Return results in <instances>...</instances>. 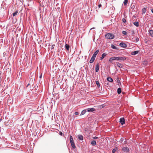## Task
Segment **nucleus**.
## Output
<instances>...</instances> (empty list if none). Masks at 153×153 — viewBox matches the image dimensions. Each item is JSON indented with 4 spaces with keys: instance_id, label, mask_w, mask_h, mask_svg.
Returning <instances> with one entry per match:
<instances>
[{
    "instance_id": "nucleus-1",
    "label": "nucleus",
    "mask_w": 153,
    "mask_h": 153,
    "mask_svg": "<svg viewBox=\"0 0 153 153\" xmlns=\"http://www.w3.org/2000/svg\"><path fill=\"white\" fill-rule=\"evenodd\" d=\"M114 60L117 61H124L126 59V57L125 56L122 57H114Z\"/></svg>"
},
{
    "instance_id": "nucleus-2",
    "label": "nucleus",
    "mask_w": 153,
    "mask_h": 153,
    "mask_svg": "<svg viewBox=\"0 0 153 153\" xmlns=\"http://www.w3.org/2000/svg\"><path fill=\"white\" fill-rule=\"evenodd\" d=\"M105 38L107 39H113L114 38V35L112 33H108L105 35Z\"/></svg>"
},
{
    "instance_id": "nucleus-3",
    "label": "nucleus",
    "mask_w": 153,
    "mask_h": 153,
    "mask_svg": "<svg viewBox=\"0 0 153 153\" xmlns=\"http://www.w3.org/2000/svg\"><path fill=\"white\" fill-rule=\"evenodd\" d=\"M87 111L89 112H93L95 111V109L93 108H89L86 109Z\"/></svg>"
},
{
    "instance_id": "nucleus-4",
    "label": "nucleus",
    "mask_w": 153,
    "mask_h": 153,
    "mask_svg": "<svg viewBox=\"0 0 153 153\" xmlns=\"http://www.w3.org/2000/svg\"><path fill=\"white\" fill-rule=\"evenodd\" d=\"M125 120L124 118H121L120 120V123L122 125H123L125 123Z\"/></svg>"
},
{
    "instance_id": "nucleus-5",
    "label": "nucleus",
    "mask_w": 153,
    "mask_h": 153,
    "mask_svg": "<svg viewBox=\"0 0 153 153\" xmlns=\"http://www.w3.org/2000/svg\"><path fill=\"white\" fill-rule=\"evenodd\" d=\"M120 46L123 48H126L127 47V45L126 44L123 43L121 42L120 43Z\"/></svg>"
},
{
    "instance_id": "nucleus-6",
    "label": "nucleus",
    "mask_w": 153,
    "mask_h": 153,
    "mask_svg": "<svg viewBox=\"0 0 153 153\" xmlns=\"http://www.w3.org/2000/svg\"><path fill=\"white\" fill-rule=\"evenodd\" d=\"M122 151L124 152H127L128 151L129 149L128 147H124L122 149Z\"/></svg>"
},
{
    "instance_id": "nucleus-7",
    "label": "nucleus",
    "mask_w": 153,
    "mask_h": 153,
    "mask_svg": "<svg viewBox=\"0 0 153 153\" xmlns=\"http://www.w3.org/2000/svg\"><path fill=\"white\" fill-rule=\"evenodd\" d=\"M99 70V63H97V64L96 65V67L95 68V71L96 72H98Z\"/></svg>"
},
{
    "instance_id": "nucleus-8",
    "label": "nucleus",
    "mask_w": 153,
    "mask_h": 153,
    "mask_svg": "<svg viewBox=\"0 0 153 153\" xmlns=\"http://www.w3.org/2000/svg\"><path fill=\"white\" fill-rule=\"evenodd\" d=\"M107 55L106 53H103L101 57L100 58V60H102L105 56Z\"/></svg>"
},
{
    "instance_id": "nucleus-9",
    "label": "nucleus",
    "mask_w": 153,
    "mask_h": 153,
    "mask_svg": "<svg viewBox=\"0 0 153 153\" xmlns=\"http://www.w3.org/2000/svg\"><path fill=\"white\" fill-rule=\"evenodd\" d=\"M139 53V51H135L133 52H132L131 53V55H135Z\"/></svg>"
},
{
    "instance_id": "nucleus-10",
    "label": "nucleus",
    "mask_w": 153,
    "mask_h": 153,
    "mask_svg": "<svg viewBox=\"0 0 153 153\" xmlns=\"http://www.w3.org/2000/svg\"><path fill=\"white\" fill-rule=\"evenodd\" d=\"M149 33L150 36L152 37H153V30H149Z\"/></svg>"
},
{
    "instance_id": "nucleus-11",
    "label": "nucleus",
    "mask_w": 153,
    "mask_h": 153,
    "mask_svg": "<svg viewBox=\"0 0 153 153\" xmlns=\"http://www.w3.org/2000/svg\"><path fill=\"white\" fill-rule=\"evenodd\" d=\"M107 80L108 81H109V82H113V81L112 79L110 77H107Z\"/></svg>"
},
{
    "instance_id": "nucleus-12",
    "label": "nucleus",
    "mask_w": 153,
    "mask_h": 153,
    "mask_svg": "<svg viewBox=\"0 0 153 153\" xmlns=\"http://www.w3.org/2000/svg\"><path fill=\"white\" fill-rule=\"evenodd\" d=\"M86 112V109L83 110H82V111L80 115H84V114H85V113Z\"/></svg>"
},
{
    "instance_id": "nucleus-13",
    "label": "nucleus",
    "mask_w": 153,
    "mask_h": 153,
    "mask_svg": "<svg viewBox=\"0 0 153 153\" xmlns=\"http://www.w3.org/2000/svg\"><path fill=\"white\" fill-rule=\"evenodd\" d=\"M70 141L71 143L74 142L73 137L71 136H70Z\"/></svg>"
},
{
    "instance_id": "nucleus-14",
    "label": "nucleus",
    "mask_w": 153,
    "mask_h": 153,
    "mask_svg": "<svg viewBox=\"0 0 153 153\" xmlns=\"http://www.w3.org/2000/svg\"><path fill=\"white\" fill-rule=\"evenodd\" d=\"M65 48L67 50H69L70 48L69 45L68 44H65Z\"/></svg>"
},
{
    "instance_id": "nucleus-15",
    "label": "nucleus",
    "mask_w": 153,
    "mask_h": 153,
    "mask_svg": "<svg viewBox=\"0 0 153 153\" xmlns=\"http://www.w3.org/2000/svg\"><path fill=\"white\" fill-rule=\"evenodd\" d=\"M79 139L80 140H82L83 139V137L81 135H79L78 136Z\"/></svg>"
},
{
    "instance_id": "nucleus-16",
    "label": "nucleus",
    "mask_w": 153,
    "mask_h": 153,
    "mask_svg": "<svg viewBox=\"0 0 153 153\" xmlns=\"http://www.w3.org/2000/svg\"><path fill=\"white\" fill-rule=\"evenodd\" d=\"M95 59V58H94L92 57L90 61H89L90 63H93L94 62V61Z\"/></svg>"
},
{
    "instance_id": "nucleus-17",
    "label": "nucleus",
    "mask_w": 153,
    "mask_h": 153,
    "mask_svg": "<svg viewBox=\"0 0 153 153\" xmlns=\"http://www.w3.org/2000/svg\"><path fill=\"white\" fill-rule=\"evenodd\" d=\"M142 14H144L146 11V9L145 7L143 8L142 9Z\"/></svg>"
},
{
    "instance_id": "nucleus-18",
    "label": "nucleus",
    "mask_w": 153,
    "mask_h": 153,
    "mask_svg": "<svg viewBox=\"0 0 153 153\" xmlns=\"http://www.w3.org/2000/svg\"><path fill=\"white\" fill-rule=\"evenodd\" d=\"M133 24L136 27H137L139 26V23L137 22H134Z\"/></svg>"
},
{
    "instance_id": "nucleus-19",
    "label": "nucleus",
    "mask_w": 153,
    "mask_h": 153,
    "mask_svg": "<svg viewBox=\"0 0 153 153\" xmlns=\"http://www.w3.org/2000/svg\"><path fill=\"white\" fill-rule=\"evenodd\" d=\"M96 143V142L95 140H93L91 142V144L92 146H95Z\"/></svg>"
},
{
    "instance_id": "nucleus-20",
    "label": "nucleus",
    "mask_w": 153,
    "mask_h": 153,
    "mask_svg": "<svg viewBox=\"0 0 153 153\" xmlns=\"http://www.w3.org/2000/svg\"><path fill=\"white\" fill-rule=\"evenodd\" d=\"M135 4L134 3H132V4H131V7L132 9H133L135 7Z\"/></svg>"
},
{
    "instance_id": "nucleus-21",
    "label": "nucleus",
    "mask_w": 153,
    "mask_h": 153,
    "mask_svg": "<svg viewBox=\"0 0 153 153\" xmlns=\"http://www.w3.org/2000/svg\"><path fill=\"white\" fill-rule=\"evenodd\" d=\"M117 92L118 94H120L121 92V89L120 88H118L117 90Z\"/></svg>"
},
{
    "instance_id": "nucleus-22",
    "label": "nucleus",
    "mask_w": 153,
    "mask_h": 153,
    "mask_svg": "<svg viewBox=\"0 0 153 153\" xmlns=\"http://www.w3.org/2000/svg\"><path fill=\"white\" fill-rule=\"evenodd\" d=\"M111 47L112 49L118 50V49L117 48V47L113 45L112 44L111 45Z\"/></svg>"
},
{
    "instance_id": "nucleus-23",
    "label": "nucleus",
    "mask_w": 153,
    "mask_h": 153,
    "mask_svg": "<svg viewBox=\"0 0 153 153\" xmlns=\"http://www.w3.org/2000/svg\"><path fill=\"white\" fill-rule=\"evenodd\" d=\"M117 66L119 68H121L122 67V65L120 63H117Z\"/></svg>"
},
{
    "instance_id": "nucleus-24",
    "label": "nucleus",
    "mask_w": 153,
    "mask_h": 153,
    "mask_svg": "<svg viewBox=\"0 0 153 153\" xmlns=\"http://www.w3.org/2000/svg\"><path fill=\"white\" fill-rule=\"evenodd\" d=\"M18 10H16L15 12L13 14V16H16L18 13Z\"/></svg>"
},
{
    "instance_id": "nucleus-25",
    "label": "nucleus",
    "mask_w": 153,
    "mask_h": 153,
    "mask_svg": "<svg viewBox=\"0 0 153 153\" xmlns=\"http://www.w3.org/2000/svg\"><path fill=\"white\" fill-rule=\"evenodd\" d=\"M71 145L73 148L75 149L76 148V146L75 145V144H74V142L71 143Z\"/></svg>"
},
{
    "instance_id": "nucleus-26",
    "label": "nucleus",
    "mask_w": 153,
    "mask_h": 153,
    "mask_svg": "<svg viewBox=\"0 0 153 153\" xmlns=\"http://www.w3.org/2000/svg\"><path fill=\"white\" fill-rule=\"evenodd\" d=\"M128 0H125L123 3L124 5H126L128 3Z\"/></svg>"
},
{
    "instance_id": "nucleus-27",
    "label": "nucleus",
    "mask_w": 153,
    "mask_h": 153,
    "mask_svg": "<svg viewBox=\"0 0 153 153\" xmlns=\"http://www.w3.org/2000/svg\"><path fill=\"white\" fill-rule=\"evenodd\" d=\"M96 84L97 85L98 87L99 88L100 87V84L98 81H96Z\"/></svg>"
},
{
    "instance_id": "nucleus-28",
    "label": "nucleus",
    "mask_w": 153,
    "mask_h": 153,
    "mask_svg": "<svg viewBox=\"0 0 153 153\" xmlns=\"http://www.w3.org/2000/svg\"><path fill=\"white\" fill-rule=\"evenodd\" d=\"M99 50H97L96 51H95L94 52V54L97 55V54H98V53H99Z\"/></svg>"
},
{
    "instance_id": "nucleus-29",
    "label": "nucleus",
    "mask_w": 153,
    "mask_h": 153,
    "mask_svg": "<svg viewBox=\"0 0 153 153\" xmlns=\"http://www.w3.org/2000/svg\"><path fill=\"white\" fill-rule=\"evenodd\" d=\"M114 57L110 58L109 59V61L111 62H112V60H114Z\"/></svg>"
},
{
    "instance_id": "nucleus-30",
    "label": "nucleus",
    "mask_w": 153,
    "mask_h": 153,
    "mask_svg": "<svg viewBox=\"0 0 153 153\" xmlns=\"http://www.w3.org/2000/svg\"><path fill=\"white\" fill-rule=\"evenodd\" d=\"M122 33L125 35H126L127 33L125 31H122Z\"/></svg>"
},
{
    "instance_id": "nucleus-31",
    "label": "nucleus",
    "mask_w": 153,
    "mask_h": 153,
    "mask_svg": "<svg viewBox=\"0 0 153 153\" xmlns=\"http://www.w3.org/2000/svg\"><path fill=\"white\" fill-rule=\"evenodd\" d=\"M94 107H97V108L99 109H101L102 108L101 106L100 105H98L97 106H95Z\"/></svg>"
},
{
    "instance_id": "nucleus-32",
    "label": "nucleus",
    "mask_w": 153,
    "mask_h": 153,
    "mask_svg": "<svg viewBox=\"0 0 153 153\" xmlns=\"http://www.w3.org/2000/svg\"><path fill=\"white\" fill-rule=\"evenodd\" d=\"M122 21L123 22L125 23L126 22V19L124 18H123L122 19Z\"/></svg>"
},
{
    "instance_id": "nucleus-33",
    "label": "nucleus",
    "mask_w": 153,
    "mask_h": 153,
    "mask_svg": "<svg viewBox=\"0 0 153 153\" xmlns=\"http://www.w3.org/2000/svg\"><path fill=\"white\" fill-rule=\"evenodd\" d=\"M135 40H136V42H137L139 41V39L138 37H137V38H135Z\"/></svg>"
},
{
    "instance_id": "nucleus-34",
    "label": "nucleus",
    "mask_w": 153,
    "mask_h": 153,
    "mask_svg": "<svg viewBox=\"0 0 153 153\" xmlns=\"http://www.w3.org/2000/svg\"><path fill=\"white\" fill-rule=\"evenodd\" d=\"M100 105L101 106L102 108L105 107V105L104 104L101 105Z\"/></svg>"
},
{
    "instance_id": "nucleus-35",
    "label": "nucleus",
    "mask_w": 153,
    "mask_h": 153,
    "mask_svg": "<svg viewBox=\"0 0 153 153\" xmlns=\"http://www.w3.org/2000/svg\"><path fill=\"white\" fill-rule=\"evenodd\" d=\"M115 152H116V149H113L112 151V153H115Z\"/></svg>"
},
{
    "instance_id": "nucleus-36",
    "label": "nucleus",
    "mask_w": 153,
    "mask_h": 153,
    "mask_svg": "<svg viewBox=\"0 0 153 153\" xmlns=\"http://www.w3.org/2000/svg\"><path fill=\"white\" fill-rule=\"evenodd\" d=\"M96 55H94V54H93V56H92V57L94 58L95 59L96 57Z\"/></svg>"
},
{
    "instance_id": "nucleus-37",
    "label": "nucleus",
    "mask_w": 153,
    "mask_h": 153,
    "mask_svg": "<svg viewBox=\"0 0 153 153\" xmlns=\"http://www.w3.org/2000/svg\"><path fill=\"white\" fill-rule=\"evenodd\" d=\"M124 138H121L120 140V141L121 142H122L123 141V140H124Z\"/></svg>"
},
{
    "instance_id": "nucleus-38",
    "label": "nucleus",
    "mask_w": 153,
    "mask_h": 153,
    "mask_svg": "<svg viewBox=\"0 0 153 153\" xmlns=\"http://www.w3.org/2000/svg\"><path fill=\"white\" fill-rule=\"evenodd\" d=\"M54 46H55V45L54 44L52 45V46H51V49H53L54 48Z\"/></svg>"
},
{
    "instance_id": "nucleus-39",
    "label": "nucleus",
    "mask_w": 153,
    "mask_h": 153,
    "mask_svg": "<svg viewBox=\"0 0 153 153\" xmlns=\"http://www.w3.org/2000/svg\"><path fill=\"white\" fill-rule=\"evenodd\" d=\"M79 114V113H78V112H75V115H78Z\"/></svg>"
},
{
    "instance_id": "nucleus-40",
    "label": "nucleus",
    "mask_w": 153,
    "mask_h": 153,
    "mask_svg": "<svg viewBox=\"0 0 153 153\" xmlns=\"http://www.w3.org/2000/svg\"><path fill=\"white\" fill-rule=\"evenodd\" d=\"M131 33L133 34H135L134 32V30H132L131 31Z\"/></svg>"
},
{
    "instance_id": "nucleus-41",
    "label": "nucleus",
    "mask_w": 153,
    "mask_h": 153,
    "mask_svg": "<svg viewBox=\"0 0 153 153\" xmlns=\"http://www.w3.org/2000/svg\"><path fill=\"white\" fill-rule=\"evenodd\" d=\"M98 138V137H93V139H97Z\"/></svg>"
},
{
    "instance_id": "nucleus-42",
    "label": "nucleus",
    "mask_w": 153,
    "mask_h": 153,
    "mask_svg": "<svg viewBox=\"0 0 153 153\" xmlns=\"http://www.w3.org/2000/svg\"><path fill=\"white\" fill-rule=\"evenodd\" d=\"M28 152L29 153H32L33 152V151L32 150H31L29 151H28Z\"/></svg>"
},
{
    "instance_id": "nucleus-43",
    "label": "nucleus",
    "mask_w": 153,
    "mask_h": 153,
    "mask_svg": "<svg viewBox=\"0 0 153 153\" xmlns=\"http://www.w3.org/2000/svg\"><path fill=\"white\" fill-rule=\"evenodd\" d=\"M101 4H100L98 5V7H100L101 6Z\"/></svg>"
},
{
    "instance_id": "nucleus-44",
    "label": "nucleus",
    "mask_w": 153,
    "mask_h": 153,
    "mask_svg": "<svg viewBox=\"0 0 153 153\" xmlns=\"http://www.w3.org/2000/svg\"><path fill=\"white\" fill-rule=\"evenodd\" d=\"M42 74H41L40 76H39V77L40 78H42Z\"/></svg>"
},
{
    "instance_id": "nucleus-45",
    "label": "nucleus",
    "mask_w": 153,
    "mask_h": 153,
    "mask_svg": "<svg viewBox=\"0 0 153 153\" xmlns=\"http://www.w3.org/2000/svg\"><path fill=\"white\" fill-rule=\"evenodd\" d=\"M151 11L152 13H153V9H151Z\"/></svg>"
},
{
    "instance_id": "nucleus-46",
    "label": "nucleus",
    "mask_w": 153,
    "mask_h": 153,
    "mask_svg": "<svg viewBox=\"0 0 153 153\" xmlns=\"http://www.w3.org/2000/svg\"><path fill=\"white\" fill-rule=\"evenodd\" d=\"M30 85V84H27V87H28V86L29 85Z\"/></svg>"
},
{
    "instance_id": "nucleus-47",
    "label": "nucleus",
    "mask_w": 153,
    "mask_h": 153,
    "mask_svg": "<svg viewBox=\"0 0 153 153\" xmlns=\"http://www.w3.org/2000/svg\"><path fill=\"white\" fill-rule=\"evenodd\" d=\"M58 97V96H56V99L57 98V97Z\"/></svg>"
},
{
    "instance_id": "nucleus-48",
    "label": "nucleus",
    "mask_w": 153,
    "mask_h": 153,
    "mask_svg": "<svg viewBox=\"0 0 153 153\" xmlns=\"http://www.w3.org/2000/svg\"><path fill=\"white\" fill-rule=\"evenodd\" d=\"M61 134V135H62V133H61V134Z\"/></svg>"
},
{
    "instance_id": "nucleus-49",
    "label": "nucleus",
    "mask_w": 153,
    "mask_h": 153,
    "mask_svg": "<svg viewBox=\"0 0 153 153\" xmlns=\"http://www.w3.org/2000/svg\"><path fill=\"white\" fill-rule=\"evenodd\" d=\"M61 134V135H62V133H61V134Z\"/></svg>"
}]
</instances>
